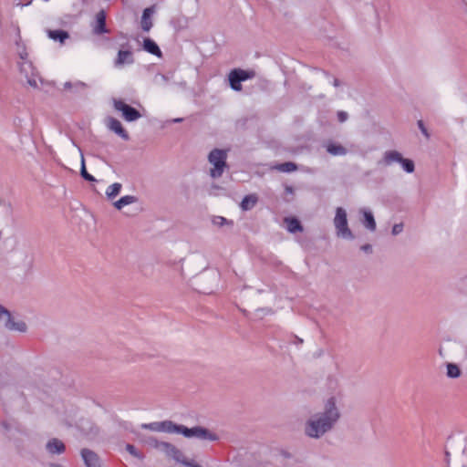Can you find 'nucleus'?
<instances>
[{
    "instance_id": "obj_41",
    "label": "nucleus",
    "mask_w": 467,
    "mask_h": 467,
    "mask_svg": "<svg viewBox=\"0 0 467 467\" xmlns=\"http://www.w3.org/2000/svg\"><path fill=\"white\" fill-rule=\"evenodd\" d=\"M182 120H183V119H182V118H176V119H173L171 120V122H173V123H179V122H182Z\"/></svg>"
},
{
    "instance_id": "obj_16",
    "label": "nucleus",
    "mask_w": 467,
    "mask_h": 467,
    "mask_svg": "<svg viewBox=\"0 0 467 467\" xmlns=\"http://www.w3.org/2000/svg\"><path fill=\"white\" fill-rule=\"evenodd\" d=\"M96 26L93 28V32L96 35H101L108 32L106 27V13L104 10H100L96 15Z\"/></svg>"
},
{
    "instance_id": "obj_44",
    "label": "nucleus",
    "mask_w": 467,
    "mask_h": 467,
    "mask_svg": "<svg viewBox=\"0 0 467 467\" xmlns=\"http://www.w3.org/2000/svg\"><path fill=\"white\" fill-rule=\"evenodd\" d=\"M296 340H297V343H299V344L303 343V340L299 337H296Z\"/></svg>"
},
{
    "instance_id": "obj_39",
    "label": "nucleus",
    "mask_w": 467,
    "mask_h": 467,
    "mask_svg": "<svg viewBox=\"0 0 467 467\" xmlns=\"http://www.w3.org/2000/svg\"><path fill=\"white\" fill-rule=\"evenodd\" d=\"M360 249L367 254L372 253V246L368 244H363Z\"/></svg>"
},
{
    "instance_id": "obj_29",
    "label": "nucleus",
    "mask_w": 467,
    "mask_h": 467,
    "mask_svg": "<svg viewBox=\"0 0 467 467\" xmlns=\"http://www.w3.org/2000/svg\"><path fill=\"white\" fill-rule=\"evenodd\" d=\"M80 174L81 176L88 182H95L96 179L91 175L89 174L87 170H86V166H85V159H84V156L83 154H81V169H80Z\"/></svg>"
},
{
    "instance_id": "obj_32",
    "label": "nucleus",
    "mask_w": 467,
    "mask_h": 467,
    "mask_svg": "<svg viewBox=\"0 0 467 467\" xmlns=\"http://www.w3.org/2000/svg\"><path fill=\"white\" fill-rule=\"evenodd\" d=\"M148 445L155 448V449H159V444H161L162 441H159L156 438L154 437H148L145 441H144Z\"/></svg>"
},
{
    "instance_id": "obj_26",
    "label": "nucleus",
    "mask_w": 467,
    "mask_h": 467,
    "mask_svg": "<svg viewBox=\"0 0 467 467\" xmlns=\"http://www.w3.org/2000/svg\"><path fill=\"white\" fill-rule=\"evenodd\" d=\"M446 368H447L446 375L448 378L458 379L461 377L462 371L457 364L448 363Z\"/></svg>"
},
{
    "instance_id": "obj_40",
    "label": "nucleus",
    "mask_w": 467,
    "mask_h": 467,
    "mask_svg": "<svg viewBox=\"0 0 467 467\" xmlns=\"http://www.w3.org/2000/svg\"><path fill=\"white\" fill-rule=\"evenodd\" d=\"M340 85H341V83H340L339 79H337V78H334L333 79V86L334 87H339Z\"/></svg>"
},
{
    "instance_id": "obj_7",
    "label": "nucleus",
    "mask_w": 467,
    "mask_h": 467,
    "mask_svg": "<svg viewBox=\"0 0 467 467\" xmlns=\"http://www.w3.org/2000/svg\"><path fill=\"white\" fill-rule=\"evenodd\" d=\"M114 109L121 112L122 118L129 122L135 121L141 117V114L135 108L126 104L120 99L113 100Z\"/></svg>"
},
{
    "instance_id": "obj_4",
    "label": "nucleus",
    "mask_w": 467,
    "mask_h": 467,
    "mask_svg": "<svg viewBox=\"0 0 467 467\" xmlns=\"http://www.w3.org/2000/svg\"><path fill=\"white\" fill-rule=\"evenodd\" d=\"M394 162L400 163L402 169L408 173H412L415 170L412 160L403 158L400 152L394 150L385 151L382 160L379 161V163L385 166H389Z\"/></svg>"
},
{
    "instance_id": "obj_9",
    "label": "nucleus",
    "mask_w": 467,
    "mask_h": 467,
    "mask_svg": "<svg viewBox=\"0 0 467 467\" xmlns=\"http://www.w3.org/2000/svg\"><path fill=\"white\" fill-rule=\"evenodd\" d=\"M122 48L119 50L117 57L114 60L115 67H122L124 65H131L134 63L133 52L130 46L123 44Z\"/></svg>"
},
{
    "instance_id": "obj_21",
    "label": "nucleus",
    "mask_w": 467,
    "mask_h": 467,
    "mask_svg": "<svg viewBox=\"0 0 467 467\" xmlns=\"http://www.w3.org/2000/svg\"><path fill=\"white\" fill-rule=\"evenodd\" d=\"M258 202L255 194H249L244 197L241 202L240 207L243 211H249L253 209Z\"/></svg>"
},
{
    "instance_id": "obj_3",
    "label": "nucleus",
    "mask_w": 467,
    "mask_h": 467,
    "mask_svg": "<svg viewBox=\"0 0 467 467\" xmlns=\"http://www.w3.org/2000/svg\"><path fill=\"white\" fill-rule=\"evenodd\" d=\"M227 151L224 150L214 149L208 155V161L213 165L210 170L212 178L216 179L223 175L226 167Z\"/></svg>"
},
{
    "instance_id": "obj_24",
    "label": "nucleus",
    "mask_w": 467,
    "mask_h": 467,
    "mask_svg": "<svg viewBox=\"0 0 467 467\" xmlns=\"http://www.w3.org/2000/svg\"><path fill=\"white\" fill-rule=\"evenodd\" d=\"M285 222L286 223L287 231L290 233L294 234L303 230L300 222L296 218H285Z\"/></svg>"
},
{
    "instance_id": "obj_43",
    "label": "nucleus",
    "mask_w": 467,
    "mask_h": 467,
    "mask_svg": "<svg viewBox=\"0 0 467 467\" xmlns=\"http://www.w3.org/2000/svg\"><path fill=\"white\" fill-rule=\"evenodd\" d=\"M286 192H293L292 187H289V186H288V187H286Z\"/></svg>"
},
{
    "instance_id": "obj_42",
    "label": "nucleus",
    "mask_w": 467,
    "mask_h": 467,
    "mask_svg": "<svg viewBox=\"0 0 467 467\" xmlns=\"http://www.w3.org/2000/svg\"><path fill=\"white\" fill-rule=\"evenodd\" d=\"M465 440L464 438H460V443L464 445Z\"/></svg>"
},
{
    "instance_id": "obj_28",
    "label": "nucleus",
    "mask_w": 467,
    "mask_h": 467,
    "mask_svg": "<svg viewBox=\"0 0 467 467\" xmlns=\"http://www.w3.org/2000/svg\"><path fill=\"white\" fill-rule=\"evenodd\" d=\"M276 169L281 172H292L297 170V166L296 163L287 161L276 166Z\"/></svg>"
},
{
    "instance_id": "obj_1",
    "label": "nucleus",
    "mask_w": 467,
    "mask_h": 467,
    "mask_svg": "<svg viewBox=\"0 0 467 467\" xmlns=\"http://www.w3.org/2000/svg\"><path fill=\"white\" fill-rule=\"evenodd\" d=\"M341 417L335 397L328 398L322 411L310 416L305 423V434L313 439H319L332 431Z\"/></svg>"
},
{
    "instance_id": "obj_45",
    "label": "nucleus",
    "mask_w": 467,
    "mask_h": 467,
    "mask_svg": "<svg viewBox=\"0 0 467 467\" xmlns=\"http://www.w3.org/2000/svg\"><path fill=\"white\" fill-rule=\"evenodd\" d=\"M446 457H450V452L449 451H446Z\"/></svg>"
},
{
    "instance_id": "obj_30",
    "label": "nucleus",
    "mask_w": 467,
    "mask_h": 467,
    "mask_svg": "<svg viewBox=\"0 0 467 467\" xmlns=\"http://www.w3.org/2000/svg\"><path fill=\"white\" fill-rule=\"evenodd\" d=\"M141 429L150 430L151 431L161 432V421H154L150 423H143Z\"/></svg>"
},
{
    "instance_id": "obj_14",
    "label": "nucleus",
    "mask_w": 467,
    "mask_h": 467,
    "mask_svg": "<svg viewBox=\"0 0 467 467\" xmlns=\"http://www.w3.org/2000/svg\"><path fill=\"white\" fill-rule=\"evenodd\" d=\"M154 12H155L154 5L147 7L143 10L140 25H141V28L144 32H149L151 29V27L153 26V23L151 20V16L154 14Z\"/></svg>"
},
{
    "instance_id": "obj_34",
    "label": "nucleus",
    "mask_w": 467,
    "mask_h": 467,
    "mask_svg": "<svg viewBox=\"0 0 467 467\" xmlns=\"http://www.w3.org/2000/svg\"><path fill=\"white\" fill-rule=\"evenodd\" d=\"M419 129L420 130L421 133L427 138H430V134L421 119L418 120L417 122Z\"/></svg>"
},
{
    "instance_id": "obj_15",
    "label": "nucleus",
    "mask_w": 467,
    "mask_h": 467,
    "mask_svg": "<svg viewBox=\"0 0 467 467\" xmlns=\"http://www.w3.org/2000/svg\"><path fill=\"white\" fill-rule=\"evenodd\" d=\"M46 448L51 454H62L66 451L65 444L57 438L49 440L46 445Z\"/></svg>"
},
{
    "instance_id": "obj_38",
    "label": "nucleus",
    "mask_w": 467,
    "mask_h": 467,
    "mask_svg": "<svg viewBox=\"0 0 467 467\" xmlns=\"http://www.w3.org/2000/svg\"><path fill=\"white\" fill-rule=\"evenodd\" d=\"M177 462L182 463V467H195V464L193 462H191L185 460L183 458V456L182 457V461H177Z\"/></svg>"
},
{
    "instance_id": "obj_10",
    "label": "nucleus",
    "mask_w": 467,
    "mask_h": 467,
    "mask_svg": "<svg viewBox=\"0 0 467 467\" xmlns=\"http://www.w3.org/2000/svg\"><path fill=\"white\" fill-rule=\"evenodd\" d=\"M20 73L26 78V82L33 88H37L36 71L31 61L19 63Z\"/></svg>"
},
{
    "instance_id": "obj_13",
    "label": "nucleus",
    "mask_w": 467,
    "mask_h": 467,
    "mask_svg": "<svg viewBox=\"0 0 467 467\" xmlns=\"http://www.w3.org/2000/svg\"><path fill=\"white\" fill-rule=\"evenodd\" d=\"M80 454L87 467H101L99 457L93 451L82 449Z\"/></svg>"
},
{
    "instance_id": "obj_6",
    "label": "nucleus",
    "mask_w": 467,
    "mask_h": 467,
    "mask_svg": "<svg viewBox=\"0 0 467 467\" xmlns=\"http://www.w3.org/2000/svg\"><path fill=\"white\" fill-rule=\"evenodd\" d=\"M254 77V71H247L241 68L233 69L228 76L230 87L235 91L242 90V81H245Z\"/></svg>"
},
{
    "instance_id": "obj_20",
    "label": "nucleus",
    "mask_w": 467,
    "mask_h": 467,
    "mask_svg": "<svg viewBox=\"0 0 467 467\" xmlns=\"http://www.w3.org/2000/svg\"><path fill=\"white\" fill-rule=\"evenodd\" d=\"M360 212L364 216L362 220L363 225L369 231L374 232L376 230V222L372 213L365 209L361 210Z\"/></svg>"
},
{
    "instance_id": "obj_33",
    "label": "nucleus",
    "mask_w": 467,
    "mask_h": 467,
    "mask_svg": "<svg viewBox=\"0 0 467 467\" xmlns=\"http://www.w3.org/2000/svg\"><path fill=\"white\" fill-rule=\"evenodd\" d=\"M213 223L215 225L223 226V225L226 224L228 222H227L226 218H224L223 216H216L213 218Z\"/></svg>"
},
{
    "instance_id": "obj_27",
    "label": "nucleus",
    "mask_w": 467,
    "mask_h": 467,
    "mask_svg": "<svg viewBox=\"0 0 467 467\" xmlns=\"http://www.w3.org/2000/svg\"><path fill=\"white\" fill-rule=\"evenodd\" d=\"M1 427L5 431V434L11 436L13 431H19L18 424L15 421L9 422V421H3L1 422Z\"/></svg>"
},
{
    "instance_id": "obj_19",
    "label": "nucleus",
    "mask_w": 467,
    "mask_h": 467,
    "mask_svg": "<svg viewBox=\"0 0 467 467\" xmlns=\"http://www.w3.org/2000/svg\"><path fill=\"white\" fill-rule=\"evenodd\" d=\"M325 147L327 151L333 156H344L348 153L345 147L331 141L327 142Z\"/></svg>"
},
{
    "instance_id": "obj_22",
    "label": "nucleus",
    "mask_w": 467,
    "mask_h": 467,
    "mask_svg": "<svg viewBox=\"0 0 467 467\" xmlns=\"http://www.w3.org/2000/svg\"><path fill=\"white\" fill-rule=\"evenodd\" d=\"M138 201V198L134 195H125L113 203V206L117 210H121L124 206L132 204Z\"/></svg>"
},
{
    "instance_id": "obj_12",
    "label": "nucleus",
    "mask_w": 467,
    "mask_h": 467,
    "mask_svg": "<svg viewBox=\"0 0 467 467\" xmlns=\"http://www.w3.org/2000/svg\"><path fill=\"white\" fill-rule=\"evenodd\" d=\"M162 452H164L168 457L172 458L173 460L182 461V452L173 444L162 441L161 444H159V449Z\"/></svg>"
},
{
    "instance_id": "obj_35",
    "label": "nucleus",
    "mask_w": 467,
    "mask_h": 467,
    "mask_svg": "<svg viewBox=\"0 0 467 467\" xmlns=\"http://www.w3.org/2000/svg\"><path fill=\"white\" fill-rule=\"evenodd\" d=\"M18 55L22 61H29L28 60V53L26 52V49L25 47H22V48L19 49Z\"/></svg>"
},
{
    "instance_id": "obj_36",
    "label": "nucleus",
    "mask_w": 467,
    "mask_h": 467,
    "mask_svg": "<svg viewBox=\"0 0 467 467\" xmlns=\"http://www.w3.org/2000/svg\"><path fill=\"white\" fill-rule=\"evenodd\" d=\"M403 230V224L402 223H396L392 227V234L397 235L400 234Z\"/></svg>"
},
{
    "instance_id": "obj_8",
    "label": "nucleus",
    "mask_w": 467,
    "mask_h": 467,
    "mask_svg": "<svg viewBox=\"0 0 467 467\" xmlns=\"http://www.w3.org/2000/svg\"><path fill=\"white\" fill-rule=\"evenodd\" d=\"M2 320H5V327L8 330H15L19 332L26 331V324L23 321H14L11 313L5 306L0 305V321Z\"/></svg>"
},
{
    "instance_id": "obj_2",
    "label": "nucleus",
    "mask_w": 467,
    "mask_h": 467,
    "mask_svg": "<svg viewBox=\"0 0 467 467\" xmlns=\"http://www.w3.org/2000/svg\"><path fill=\"white\" fill-rule=\"evenodd\" d=\"M161 432L182 434L185 438H195L200 441H219V436L207 428L202 426L188 428L169 420L161 421Z\"/></svg>"
},
{
    "instance_id": "obj_11",
    "label": "nucleus",
    "mask_w": 467,
    "mask_h": 467,
    "mask_svg": "<svg viewBox=\"0 0 467 467\" xmlns=\"http://www.w3.org/2000/svg\"><path fill=\"white\" fill-rule=\"evenodd\" d=\"M108 128L118 134L124 140H129L130 136L127 130L122 127L120 121L115 118L109 117L107 119Z\"/></svg>"
},
{
    "instance_id": "obj_25",
    "label": "nucleus",
    "mask_w": 467,
    "mask_h": 467,
    "mask_svg": "<svg viewBox=\"0 0 467 467\" xmlns=\"http://www.w3.org/2000/svg\"><path fill=\"white\" fill-rule=\"evenodd\" d=\"M122 189V185L119 182H114L109 185L106 190V196L109 200H113L118 196Z\"/></svg>"
},
{
    "instance_id": "obj_23",
    "label": "nucleus",
    "mask_w": 467,
    "mask_h": 467,
    "mask_svg": "<svg viewBox=\"0 0 467 467\" xmlns=\"http://www.w3.org/2000/svg\"><path fill=\"white\" fill-rule=\"evenodd\" d=\"M47 35L49 38L59 41L60 43H64V41L69 37L68 33L64 30H48Z\"/></svg>"
},
{
    "instance_id": "obj_46",
    "label": "nucleus",
    "mask_w": 467,
    "mask_h": 467,
    "mask_svg": "<svg viewBox=\"0 0 467 467\" xmlns=\"http://www.w3.org/2000/svg\"><path fill=\"white\" fill-rule=\"evenodd\" d=\"M45 2H47L48 0H44Z\"/></svg>"
},
{
    "instance_id": "obj_17",
    "label": "nucleus",
    "mask_w": 467,
    "mask_h": 467,
    "mask_svg": "<svg viewBox=\"0 0 467 467\" xmlns=\"http://www.w3.org/2000/svg\"><path fill=\"white\" fill-rule=\"evenodd\" d=\"M143 49L158 57H161L162 56L159 46L150 38H145L143 40Z\"/></svg>"
},
{
    "instance_id": "obj_31",
    "label": "nucleus",
    "mask_w": 467,
    "mask_h": 467,
    "mask_svg": "<svg viewBox=\"0 0 467 467\" xmlns=\"http://www.w3.org/2000/svg\"><path fill=\"white\" fill-rule=\"evenodd\" d=\"M126 451L135 458H138L139 460L144 459V455L140 451H139L132 444H127Z\"/></svg>"
},
{
    "instance_id": "obj_18",
    "label": "nucleus",
    "mask_w": 467,
    "mask_h": 467,
    "mask_svg": "<svg viewBox=\"0 0 467 467\" xmlns=\"http://www.w3.org/2000/svg\"><path fill=\"white\" fill-rule=\"evenodd\" d=\"M63 86H64V89L65 90H67V91H70V92H74V93L82 92L88 87V85L85 82H82L80 80H77V81H74V82L67 81V82L64 83Z\"/></svg>"
},
{
    "instance_id": "obj_5",
    "label": "nucleus",
    "mask_w": 467,
    "mask_h": 467,
    "mask_svg": "<svg viewBox=\"0 0 467 467\" xmlns=\"http://www.w3.org/2000/svg\"><path fill=\"white\" fill-rule=\"evenodd\" d=\"M334 225L338 237L348 240L354 239V234L348 224L347 212L342 207H337L336 210Z\"/></svg>"
},
{
    "instance_id": "obj_37",
    "label": "nucleus",
    "mask_w": 467,
    "mask_h": 467,
    "mask_svg": "<svg viewBox=\"0 0 467 467\" xmlns=\"http://www.w3.org/2000/svg\"><path fill=\"white\" fill-rule=\"evenodd\" d=\"M348 118V114L346 111H338L337 119L339 122H345Z\"/></svg>"
}]
</instances>
